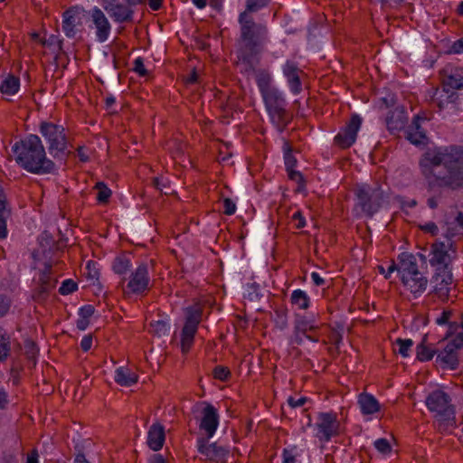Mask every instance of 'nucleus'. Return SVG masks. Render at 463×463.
I'll return each mask as SVG.
<instances>
[{
    "label": "nucleus",
    "mask_w": 463,
    "mask_h": 463,
    "mask_svg": "<svg viewBox=\"0 0 463 463\" xmlns=\"http://www.w3.org/2000/svg\"><path fill=\"white\" fill-rule=\"evenodd\" d=\"M429 192L463 188V147L448 146L427 151L419 162Z\"/></svg>",
    "instance_id": "obj_1"
},
{
    "label": "nucleus",
    "mask_w": 463,
    "mask_h": 463,
    "mask_svg": "<svg viewBox=\"0 0 463 463\" xmlns=\"http://www.w3.org/2000/svg\"><path fill=\"white\" fill-rule=\"evenodd\" d=\"M240 38L238 40L237 57L245 66L253 69L257 57L262 53L270 42L266 24L255 22L252 15L240 14Z\"/></svg>",
    "instance_id": "obj_2"
},
{
    "label": "nucleus",
    "mask_w": 463,
    "mask_h": 463,
    "mask_svg": "<svg viewBox=\"0 0 463 463\" xmlns=\"http://www.w3.org/2000/svg\"><path fill=\"white\" fill-rule=\"evenodd\" d=\"M16 163L34 175H48L57 171L55 163L46 156L45 148L37 135L30 134L12 146Z\"/></svg>",
    "instance_id": "obj_3"
},
{
    "label": "nucleus",
    "mask_w": 463,
    "mask_h": 463,
    "mask_svg": "<svg viewBox=\"0 0 463 463\" xmlns=\"http://www.w3.org/2000/svg\"><path fill=\"white\" fill-rule=\"evenodd\" d=\"M449 393L437 389L428 394L425 400L428 410L434 413L437 428L440 432L456 427L455 407Z\"/></svg>",
    "instance_id": "obj_4"
},
{
    "label": "nucleus",
    "mask_w": 463,
    "mask_h": 463,
    "mask_svg": "<svg viewBox=\"0 0 463 463\" xmlns=\"http://www.w3.org/2000/svg\"><path fill=\"white\" fill-rule=\"evenodd\" d=\"M39 132L45 140L49 154L54 159H65L69 151L64 127L50 121H42Z\"/></svg>",
    "instance_id": "obj_5"
},
{
    "label": "nucleus",
    "mask_w": 463,
    "mask_h": 463,
    "mask_svg": "<svg viewBox=\"0 0 463 463\" xmlns=\"http://www.w3.org/2000/svg\"><path fill=\"white\" fill-rule=\"evenodd\" d=\"M261 96L271 122L279 132L284 131L289 120L286 109L288 103L283 93L278 88H274Z\"/></svg>",
    "instance_id": "obj_6"
},
{
    "label": "nucleus",
    "mask_w": 463,
    "mask_h": 463,
    "mask_svg": "<svg viewBox=\"0 0 463 463\" xmlns=\"http://www.w3.org/2000/svg\"><path fill=\"white\" fill-rule=\"evenodd\" d=\"M354 193L356 205L368 217H373L380 210L385 199L384 191L379 185L362 184L355 188Z\"/></svg>",
    "instance_id": "obj_7"
},
{
    "label": "nucleus",
    "mask_w": 463,
    "mask_h": 463,
    "mask_svg": "<svg viewBox=\"0 0 463 463\" xmlns=\"http://www.w3.org/2000/svg\"><path fill=\"white\" fill-rule=\"evenodd\" d=\"M101 6L116 24L133 23L135 7L146 0H100Z\"/></svg>",
    "instance_id": "obj_8"
},
{
    "label": "nucleus",
    "mask_w": 463,
    "mask_h": 463,
    "mask_svg": "<svg viewBox=\"0 0 463 463\" xmlns=\"http://www.w3.org/2000/svg\"><path fill=\"white\" fill-rule=\"evenodd\" d=\"M202 315L203 312L199 307H188L185 309V322L181 332V349L183 353H187L194 345Z\"/></svg>",
    "instance_id": "obj_9"
},
{
    "label": "nucleus",
    "mask_w": 463,
    "mask_h": 463,
    "mask_svg": "<svg viewBox=\"0 0 463 463\" xmlns=\"http://www.w3.org/2000/svg\"><path fill=\"white\" fill-rule=\"evenodd\" d=\"M316 437L322 442H328L340 434V422L336 413L320 412L316 422Z\"/></svg>",
    "instance_id": "obj_10"
},
{
    "label": "nucleus",
    "mask_w": 463,
    "mask_h": 463,
    "mask_svg": "<svg viewBox=\"0 0 463 463\" xmlns=\"http://www.w3.org/2000/svg\"><path fill=\"white\" fill-rule=\"evenodd\" d=\"M452 246L449 241H438L432 245L430 264L435 267V270L452 269L451 261L456 257V250Z\"/></svg>",
    "instance_id": "obj_11"
},
{
    "label": "nucleus",
    "mask_w": 463,
    "mask_h": 463,
    "mask_svg": "<svg viewBox=\"0 0 463 463\" xmlns=\"http://www.w3.org/2000/svg\"><path fill=\"white\" fill-rule=\"evenodd\" d=\"M89 27L95 31L97 42L105 43L109 40L112 26L104 11L98 6L91 8L89 13Z\"/></svg>",
    "instance_id": "obj_12"
},
{
    "label": "nucleus",
    "mask_w": 463,
    "mask_h": 463,
    "mask_svg": "<svg viewBox=\"0 0 463 463\" xmlns=\"http://www.w3.org/2000/svg\"><path fill=\"white\" fill-rule=\"evenodd\" d=\"M126 288L128 293L135 295H143L150 288L148 266L146 262H141L131 271Z\"/></svg>",
    "instance_id": "obj_13"
},
{
    "label": "nucleus",
    "mask_w": 463,
    "mask_h": 463,
    "mask_svg": "<svg viewBox=\"0 0 463 463\" xmlns=\"http://www.w3.org/2000/svg\"><path fill=\"white\" fill-rule=\"evenodd\" d=\"M362 121L358 114L352 115L350 120L335 137V143L341 148H349L356 140Z\"/></svg>",
    "instance_id": "obj_14"
},
{
    "label": "nucleus",
    "mask_w": 463,
    "mask_h": 463,
    "mask_svg": "<svg viewBox=\"0 0 463 463\" xmlns=\"http://www.w3.org/2000/svg\"><path fill=\"white\" fill-rule=\"evenodd\" d=\"M208 437H201L197 439V450L203 455L206 460L213 462H223L229 455V449L223 446L218 445L216 442L209 443Z\"/></svg>",
    "instance_id": "obj_15"
},
{
    "label": "nucleus",
    "mask_w": 463,
    "mask_h": 463,
    "mask_svg": "<svg viewBox=\"0 0 463 463\" xmlns=\"http://www.w3.org/2000/svg\"><path fill=\"white\" fill-rule=\"evenodd\" d=\"M281 70L290 91L294 95L300 94L303 90L302 77L305 72L299 68L298 63L292 60H287L281 66Z\"/></svg>",
    "instance_id": "obj_16"
},
{
    "label": "nucleus",
    "mask_w": 463,
    "mask_h": 463,
    "mask_svg": "<svg viewBox=\"0 0 463 463\" xmlns=\"http://www.w3.org/2000/svg\"><path fill=\"white\" fill-rule=\"evenodd\" d=\"M431 282L434 294L442 301L448 300L453 282L452 269L435 270Z\"/></svg>",
    "instance_id": "obj_17"
},
{
    "label": "nucleus",
    "mask_w": 463,
    "mask_h": 463,
    "mask_svg": "<svg viewBox=\"0 0 463 463\" xmlns=\"http://www.w3.org/2000/svg\"><path fill=\"white\" fill-rule=\"evenodd\" d=\"M203 405L202 410V420L200 422V430H204L206 437L212 438L219 425V414L213 405L208 402H202Z\"/></svg>",
    "instance_id": "obj_18"
},
{
    "label": "nucleus",
    "mask_w": 463,
    "mask_h": 463,
    "mask_svg": "<svg viewBox=\"0 0 463 463\" xmlns=\"http://www.w3.org/2000/svg\"><path fill=\"white\" fill-rule=\"evenodd\" d=\"M79 8L70 7L62 14V31L68 38H74L80 32L81 17Z\"/></svg>",
    "instance_id": "obj_19"
},
{
    "label": "nucleus",
    "mask_w": 463,
    "mask_h": 463,
    "mask_svg": "<svg viewBox=\"0 0 463 463\" xmlns=\"http://www.w3.org/2000/svg\"><path fill=\"white\" fill-rule=\"evenodd\" d=\"M402 284L413 294L415 297L421 295L427 288L428 279L419 269L413 275H406L401 279Z\"/></svg>",
    "instance_id": "obj_20"
},
{
    "label": "nucleus",
    "mask_w": 463,
    "mask_h": 463,
    "mask_svg": "<svg viewBox=\"0 0 463 463\" xmlns=\"http://www.w3.org/2000/svg\"><path fill=\"white\" fill-rule=\"evenodd\" d=\"M407 120V112L402 106H398L393 110H391L385 119L388 130L393 134L403 129Z\"/></svg>",
    "instance_id": "obj_21"
},
{
    "label": "nucleus",
    "mask_w": 463,
    "mask_h": 463,
    "mask_svg": "<svg viewBox=\"0 0 463 463\" xmlns=\"http://www.w3.org/2000/svg\"><path fill=\"white\" fill-rule=\"evenodd\" d=\"M436 364L443 369H458L459 365L458 351L446 345L442 350H438Z\"/></svg>",
    "instance_id": "obj_22"
},
{
    "label": "nucleus",
    "mask_w": 463,
    "mask_h": 463,
    "mask_svg": "<svg viewBox=\"0 0 463 463\" xmlns=\"http://www.w3.org/2000/svg\"><path fill=\"white\" fill-rule=\"evenodd\" d=\"M445 76L443 78L444 90L449 92L450 90H462L463 89V69L447 67L445 70Z\"/></svg>",
    "instance_id": "obj_23"
},
{
    "label": "nucleus",
    "mask_w": 463,
    "mask_h": 463,
    "mask_svg": "<svg viewBox=\"0 0 463 463\" xmlns=\"http://www.w3.org/2000/svg\"><path fill=\"white\" fill-rule=\"evenodd\" d=\"M39 286L36 289V294L39 298H45L48 294L52 290L57 284V280L52 277V266L45 264L44 269L42 271L39 278Z\"/></svg>",
    "instance_id": "obj_24"
},
{
    "label": "nucleus",
    "mask_w": 463,
    "mask_h": 463,
    "mask_svg": "<svg viewBox=\"0 0 463 463\" xmlns=\"http://www.w3.org/2000/svg\"><path fill=\"white\" fill-rule=\"evenodd\" d=\"M165 439V428L159 423H154L147 432V445L154 450L158 451L163 448Z\"/></svg>",
    "instance_id": "obj_25"
},
{
    "label": "nucleus",
    "mask_w": 463,
    "mask_h": 463,
    "mask_svg": "<svg viewBox=\"0 0 463 463\" xmlns=\"http://www.w3.org/2000/svg\"><path fill=\"white\" fill-rule=\"evenodd\" d=\"M399 269L398 273L401 279L406 275L412 274L419 269L416 258L413 254L409 252H402L398 256Z\"/></svg>",
    "instance_id": "obj_26"
},
{
    "label": "nucleus",
    "mask_w": 463,
    "mask_h": 463,
    "mask_svg": "<svg viewBox=\"0 0 463 463\" xmlns=\"http://www.w3.org/2000/svg\"><path fill=\"white\" fill-rule=\"evenodd\" d=\"M254 65H255V62L253 63V66ZM245 70L254 71L255 80H256L257 86H258L259 90L261 95L275 88V87L271 86L272 77H271L270 72L268 70H266V69L255 70L254 68L250 69L248 66H246Z\"/></svg>",
    "instance_id": "obj_27"
},
{
    "label": "nucleus",
    "mask_w": 463,
    "mask_h": 463,
    "mask_svg": "<svg viewBox=\"0 0 463 463\" xmlns=\"http://www.w3.org/2000/svg\"><path fill=\"white\" fill-rule=\"evenodd\" d=\"M358 404L361 410V412L364 415H371L373 414L380 410V404L377 399L367 392H363L358 396Z\"/></svg>",
    "instance_id": "obj_28"
},
{
    "label": "nucleus",
    "mask_w": 463,
    "mask_h": 463,
    "mask_svg": "<svg viewBox=\"0 0 463 463\" xmlns=\"http://www.w3.org/2000/svg\"><path fill=\"white\" fill-rule=\"evenodd\" d=\"M115 382L121 386H131L137 382V375L130 369L118 367L115 372Z\"/></svg>",
    "instance_id": "obj_29"
},
{
    "label": "nucleus",
    "mask_w": 463,
    "mask_h": 463,
    "mask_svg": "<svg viewBox=\"0 0 463 463\" xmlns=\"http://www.w3.org/2000/svg\"><path fill=\"white\" fill-rule=\"evenodd\" d=\"M420 118L417 116L414 118L411 125L407 130V138L411 143L418 145L422 142L423 139L426 138V135L423 130H421L420 123Z\"/></svg>",
    "instance_id": "obj_30"
},
{
    "label": "nucleus",
    "mask_w": 463,
    "mask_h": 463,
    "mask_svg": "<svg viewBox=\"0 0 463 463\" xmlns=\"http://www.w3.org/2000/svg\"><path fill=\"white\" fill-rule=\"evenodd\" d=\"M5 204V194L0 192V240L5 239L8 235L6 220L10 212L6 209Z\"/></svg>",
    "instance_id": "obj_31"
},
{
    "label": "nucleus",
    "mask_w": 463,
    "mask_h": 463,
    "mask_svg": "<svg viewBox=\"0 0 463 463\" xmlns=\"http://www.w3.org/2000/svg\"><path fill=\"white\" fill-rule=\"evenodd\" d=\"M294 329L296 332L307 334V332H316L318 326L308 317L298 315L294 322Z\"/></svg>",
    "instance_id": "obj_32"
},
{
    "label": "nucleus",
    "mask_w": 463,
    "mask_h": 463,
    "mask_svg": "<svg viewBox=\"0 0 463 463\" xmlns=\"http://www.w3.org/2000/svg\"><path fill=\"white\" fill-rule=\"evenodd\" d=\"M20 88V79L14 75H8L0 84V91L3 94L14 95Z\"/></svg>",
    "instance_id": "obj_33"
},
{
    "label": "nucleus",
    "mask_w": 463,
    "mask_h": 463,
    "mask_svg": "<svg viewBox=\"0 0 463 463\" xmlns=\"http://www.w3.org/2000/svg\"><path fill=\"white\" fill-rule=\"evenodd\" d=\"M132 264L126 255L117 256L112 262V269L118 275H126L130 270Z\"/></svg>",
    "instance_id": "obj_34"
},
{
    "label": "nucleus",
    "mask_w": 463,
    "mask_h": 463,
    "mask_svg": "<svg viewBox=\"0 0 463 463\" xmlns=\"http://www.w3.org/2000/svg\"><path fill=\"white\" fill-rule=\"evenodd\" d=\"M427 335H425L421 342L417 345V358L420 362L430 361L433 358L435 354H438L437 349H432L426 345Z\"/></svg>",
    "instance_id": "obj_35"
},
{
    "label": "nucleus",
    "mask_w": 463,
    "mask_h": 463,
    "mask_svg": "<svg viewBox=\"0 0 463 463\" xmlns=\"http://www.w3.org/2000/svg\"><path fill=\"white\" fill-rule=\"evenodd\" d=\"M290 301L299 309H307L309 307L310 298L305 291L295 289L291 293Z\"/></svg>",
    "instance_id": "obj_36"
},
{
    "label": "nucleus",
    "mask_w": 463,
    "mask_h": 463,
    "mask_svg": "<svg viewBox=\"0 0 463 463\" xmlns=\"http://www.w3.org/2000/svg\"><path fill=\"white\" fill-rule=\"evenodd\" d=\"M275 326L283 331L288 327V311L286 308H276L271 317Z\"/></svg>",
    "instance_id": "obj_37"
},
{
    "label": "nucleus",
    "mask_w": 463,
    "mask_h": 463,
    "mask_svg": "<svg viewBox=\"0 0 463 463\" xmlns=\"http://www.w3.org/2000/svg\"><path fill=\"white\" fill-rule=\"evenodd\" d=\"M282 150L284 154V163L286 169L295 168L297 165V158L293 155V148L288 140H284Z\"/></svg>",
    "instance_id": "obj_38"
},
{
    "label": "nucleus",
    "mask_w": 463,
    "mask_h": 463,
    "mask_svg": "<svg viewBox=\"0 0 463 463\" xmlns=\"http://www.w3.org/2000/svg\"><path fill=\"white\" fill-rule=\"evenodd\" d=\"M271 0H246V7L241 14L251 15L252 13H257L260 9L266 7Z\"/></svg>",
    "instance_id": "obj_39"
},
{
    "label": "nucleus",
    "mask_w": 463,
    "mask_h": 463,
    "mask_svg": "<svg viewBox=\"0 0 463 463\" xmlns=\"http://www.w3.org/2000/svg\"><path fill=\"white\" fill-rule=\"evenodd\" d=\"M11 351L10 337L0 330V362H5Z\"/></svg>",
    "instance_id": "obj_40"
},
{
    "label": "nucleus",
    "mask_w": 463,
    "mask_h": 463,
    "mask_svg": "<svg viewBox=\"0 0 463 463\" xmlns=\"http://www.w3.org/2000/svg\"><path fill=\"white\" fill-rule=\"evenodd\" d=\"M95 189H97V201L99 203H106L109 202L111 196V190L103 182H98L95 185Z\"/></svg>",
    "instance_id": "obj_41"
},
{
    "label": "nucleus",
    "mask_w": 463,
    "mask_h": 463,
    "mask_svg": "<svg viewBox=\"0 0 463 463\" xmlns=\"http://www.w3.org/2000/svg\"><path fill=\"white\" fill-rule=\"evenodd\" d=\"M150 326H151L154 334L158 336L167 335V333L170 329L169 324L164 320H157V321L152 322L150 324Z\"/></svg>",
    "instance_id": "obj_42"
},
{
    "label": "nucleus",
    "mask_w": 463,
    "mask_h": 463,
    "mask_svg": "<svg viewBox=\"0 0 463 463\" xmlns=\"http://www.w3.org/2000/svg\"><path fill=\"white\" fill-rule=\"evenodd\" d=\"M396 345L399 346L398 353L402 357H407L409 356L411 347L413 345V341L411 339L398 338L396 340Z\"/></svg>",
    "instance_id": "obj_43"
},
{
    "label": "nucleus",
    "mask_w": 463,
    "mask_h": 463,
    "mask_svg": "<svg viewBox=\"0 0 463 463\" xmlns=\"http://www.w3.org/2000/svg\"><path fill=\"white\" fill-rule=\"evenodd\" d=\"M213 377L217 380L226 382L231 377V372L228 367L217 365L213 371Z\"/></svg>",
    "instance_id": "obj_44"
},
{
    "label": "nucleus",
    "mask_w": 463,
    "mask_h": 463,
    "mask_svg": "<svg viewBox=\"0 0 463 463\" xmlns=\"http://www.w3.org/2000/svg\"><path fill=\"white\" fill-rule=\"evenodd\" d=\"M298 457L297 446H291L289 448H285L282 451V463H296V458Z\"/></svg>",
    "instance_id": "obj_45"
},
{
    "label": "nucleus",
    "mask_w": 463,
    "mask_h": 463,
    "mask_svg": "<svg viewBox=\"0 0 463 463\" xmlns=\"http://www.w3.org/2000/svg\"><path fill=\"white\" fill-rule=\"evenodd\" d=\"M78 285L75 281H73L72 279H65L59 288V293L64 296L76 291Z\"/></svg>",
    "instance_id": "obj_46"
},
{
    "label": "nucleus",
    "mask_w": 463,
    "mask_h": 463,
    "mask_svg": "<svg viewBox=\"0 0 463 463\" xmlns=\"http://www.w3.org/2000/svg\"><path fill=\"white\" fill-rule=\"evenodd\" d=\"M374 448L383 455H387L392 452V446L390 442L384 438L376 439L374 441Z\"/></svg>",
    "instance_id": "obj_47"
},
{
    "label": "nucleus",
    "mask_w": 463,
    "mask_h": 463,
    "mask_svg": "<svg viewBox=\"0 0 463 463\" xmlns=\"http://www.w3.org/2000/svg\"><path fill=\"white\" fill-rule=\"evenodd\" d=\"M41 44L43 46H58V50L61 51L62 48V40L59 39V37L55 34H51L48 38L41 39Z\"/></svg>",
    "instance_id": "obj_48"
},
{
    "label": "nucleus",
    "mask_w": 463,
    "mask_h": 463,
    "mask_svg": "<svg viewBox=\"0 0 463 463\" xmlns=\"http://www.w3.org/2000/svg\"><path fill=\"white\" fill-rule=\"evenodd\" d=\"M11 307V299L5 295H0V317L5 316Z\"/></svg>",
    "instance_id": "obj_49"
},
{
    "label": "nucleus",
    "mask_w": 463,
    "mask_h": 463,
    "mask_svg": "<svg viewBox=\"0 0 463 463\" xmlns=\"http://www.w3.org/2000/svg\"><path fill=\"white\" fill-rule=\"evenodd\" d=\"M446 345L451 348L459 351L463 348V333L457 334Z\"/></svg>",
    "instance_id": "obj_50"
},
{
    "label": "nucleus",
    "mask_w": 463,
    "mask_h": 463,
    "mask_svg": "<svg viewBox=\"0 0 463 463\" xmlns=\"http://www.w3.org/2000/svg\"><path fill=\"white\" fill-rule=\"evenodd\" d=\"M307 402V398L306 397L295 398L289 396L287 400L288 406L292 409L302 407L306 404Z\"/></svg>",
    "instance_id": "obj_51"
},
{
    "label": "nucleus",
    "mask_w": 463,
    "mask_h": 463,
    "mask_svg": "<svg viewBox=\"0 0 463 463\" xmlns=\"http://www.w3.org/2000/svg\"><path fill=\"white\" fill-rule=\"evenodd\" d=\"M134 71H136L140 76H146L147 71L145 68L143 59L138 57L134 61Z\"/></svg>",
    "instance_id": "obj_52"
},
{
    "label": "nucleus",
    "mask_w": 463,
    "mask_h": 463,
    "mask_svg": "<svg viewBox=\"0 0 463 463\" xmlns=\"http://www.w3.org/2000/svg\"><path fill=\"white\" fill-rule=\"evenodd\" d=\"M95 307L92 305H84L79 309V317L90 320V317L94 314Z\"/></svg>",
    "instance_id": "obj_53"
},
{
    "label": "nucleus",
    "mask_w": 463,
    "mask_h": 463,
    "mask_svg": "<svg viewBox=\"0 0 463 463\" xmlns=\"http://www.w3.org/2000/svg\"><path fill=\"white\" fill-rule=\"evenodd\" d=\"M235 212H236L235 203L230 198H225L223 200V213L226 215H232Z\"/></svg>",
    "instance_id": "obj_54"
},
{
    "label": "nucleus",
    "mask_w": 463,
    "mask_h": 463,
    "mask_svg": "<svg viewBox=\"0 0 463 463\" xmlns=\"http://www.w3.org/2000/svg\"><path fill=\"white\" fill-rule=\"evenodd\" d=\"M25 348L27 357L29 359H34L38 353V348L36 345L33 342H27L25 345Z\"/></svg>",
    "instance_id": "obj_55"
},
{
    "label": "nucleus",
    "mask_w": 463,
    "mask_h": 463,
    "mask_svg": "<svg viewBox=\"0 0 463 463\" xmlns=\"http://www.w3.org/2000/svg\"><path fill=\"white\" fill-rule=\"evenodd\" d=\"M452 315L450 310H444L441 315L436 318V323L439 326L446 325Z\"/></svg>",
    "instance_id": "obj_56"
},
{
    "label": "nucleus",
    "mask_w": 463,
    "mask_h": 463,
    "mask_svg": "<svg viewBox=\"0 0 463 463\" xmlns=\"http://www.w3.org/2000/svg\"><path fill=\"white\" fill-rule=\"evenodd\" d=\"M286 170L290 180L296 181L297 183L303 182V175L299 171H297L294 168Z\"/></svg>",
    "instance_id": "obj_57"
},
{
    "label": "nucleus",
    "mask_w": 463,
    "mask_h": 463,
    "mask_svg": "<svg viewBox=\"0 0 463 463\" xmlns=\"http://www.w3.org/2000/svg\"><path fill=\"white\" fill-rule=\"evenodd\" d=\"M92 345V335H84L80 341V348L82 351L87 352L91 348Z\"/></svg>",
    "instance_id": "obj_58"
},
{
    "label": "nucleus",
    "mask_w": 463,
    "mask_h": 463,
    "mask_svg": "<svg viewBox=\"0 0 463 463\" xmlns=\"http://www.w3.org/2000/svg\"><path fill=\"white\" fill-rule=\"evenodd\" d=\"M441 199V192H439V194H434L432 196H430L428 200H427V205L430 208V209H436L438 206H439V200Z\"/></svg>",
    "instance_id": "obj_59"
},
{
    "label": "nucleus",
    "mask_w": 463,
    "mask_h": 463,
    "mask_svg": "<svg viewBox=\"0 0 463 463\" xmlns=\"http://www.w3.org/2000/svg\"><path fill=\"white\" fill-rule=\"evenodd\" d=\"M292 219L298 221V223L296 224L297 229H302L306 226V220L300 211L294 213Z\"/></svg>",
    "instance_id": "obj_60"
},
{
    "label": "nucleus",
    "mask_w": 463,
    "mask_h": 463,
    "mask_svg": "<svg viewBox=\"0 0 463 463\" xmlns=\"http://www.w3.org/2000/svg\"><path fill=\"white\" fill-rule=\"evenodd\" d=\"M449 52L452 53H463V37L452 43Z\"/></svg>",
    "instance_id": "obj_61"
},
{
    "label": "nucleus",
    "mask_w": 463,
    "mask_h": 463,
    "mask_svg": "<svg viewBox=\"0 0 463 463\" xmlns=\"http://www.w3.org/2000/svg\"><path fill=\"white\" fill-rule=\"evenodd\" d=\"M381 100L385 105V108H390L395 105L396 97L394 94L388 93L386 96L383 97Z\"/></svg>",
    "instance_id": "obj_62"
},
{
    "label": "nucleus",
    "mask_w": 463,
    "mask_h": 463,
    "mask_svg": "<svg viewBox=\"0 0 463 463\" xmlns=\"http://www.w3.org/2000/svg\"><path fill=\"white\" fill-rule=\"evenodd\" d=\"M304 338L305 336L303 335L302 332H296V330L294 329L290 341L292 344L301 345L303 344Z\"/></svg>",
    "instance_id": "obj_63"
},
{
    "label": "nucleus",
    "mask_w": 463,
    "mask_h": 463,
    "mask_svg": "<svg viewBox=\"0 0 463 463\" xmlns=\"http://www.w3.org/2000/svg\"><path fill=\"white\" fill-rule=\"evenodd\" d=\"M39 454L36 449H33L27 456L26 463H38Z\"/></svg>",
    "instance_id": "obj_64"
}]
</instances>
